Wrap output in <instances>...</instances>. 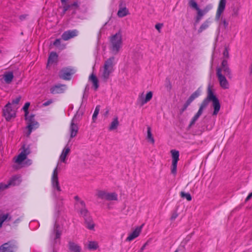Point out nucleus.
<instances>
[{"mask_svg":"<svg viewBox=\"0 0 252 252\" xmlns=\"http://www.w3.org/2000/svg\"><path fill=\"white\" fill-rule=\"evenodd\" d=\"M26 17H27V15H21V16H20V19L21 20H22L25 19Z\"/></svg>","mask_w":252,"mask_h":252,"instance_id":"nucleus-49","label":"nucleus"},{"mask_svg":"<svg viewBox=\"0 0 252 252\" xmlns=\"http://www.w3.org/2000/svg\"><path fill=\"white\" fill-rule=\"evenodd\" d=\"M175 252H178V251L176 250Z\"/></svg>","mask_w":252,"mask_h":252,"instance_id":"nucleus-53","label":"nucleus"},{"mask_svg":"<svg viewBox=\"0 0 252 252\" xmlns=\"http://www.w3.org/2000/svg\"><path fill=\"white\" fill-rule=\"evenodd\" d=\"M143 225L144 224H142L140 226L136 227L131 233L129 234L128 236L126 239V240L127 241H131L135 238L138 237L142 231Z\"/></svg>","mask_w":252,"mask_h":252,"instance_id":"nucleus-15","label":"nucleus"},{"mask_svg":"<svg viewBox=\"0 0 252 252\" xmlns=\"http://www.w3.org/2000/svg\"><path fill=\"white\" fill-rule=\"evenodd\" d=\"M20 182L21 180L20 177L18 176H14L10 179L7 184L0 183V185H3L2 186L3 188H2V189H4L10 186L18 185Z\"/></svg>","mask_w":252,"mask_h":252,"instance_id":"nucleus-13","label":"nucleus"},{"mask_svg":"<svg viewBox=\"0 0 252 252\" xmlns=\"http://www.w3.org/2000/svg\"><path fill=\"white\" fill-rule=\"evenodd\" d=\"M216 75L220 87L223 89H228L229 88V83L226 76L231 79L232 75L228 62L226 60L222 61L220 66L216 68Z\"/></svg>","mask_w":252,"mask_h":252,"instance_id":"nucleus-3","label":"nucleus"},{"mask_svg":"<svg viewBox=\"0 0 252 252\" xmlns=\"http://www.w3.org/2000/svg\"><path fill=\"white\" fill-rule=\"evenodd\" d=\"M18 107L11 106V103L8 102L3 109V116L7 121H10L16 117V110Z\"/></svg>","mask_w":252,"mask_h":252,"instance_id":"nucleus-7","label":"nucleus"},{"mask_svg":"<svg viewBox=\"0 0 252 252\" xmlns=\"http://www.w3.org/2000/svg\"><path fill=\"white\" fill-rule=\"evenodd\" d=\"M223 56L224 59L222 60V61L223 60H226L227 61V59H228L229 57V51L227 47L225 48L223 52Z\"/></svg>","mask_w":252,"mask_h":252,"instance_id":"nucleus-38","label":"nucleus"},{"mask_svg":"<svg viewBox=\"0 0 252 252\" xmlns=\"http://www.w3.org/2000/svg\"><path fill=\"white\" fill-rule=\"evenodd\" d=\"M153 95V92L152 91L148 92L145 96H144L143 93L141 94L138 96V100L140 102L142 105L148 102L151 100Z\"/></svg>","mask_w":252,"mask_h":252,"instance_id":"nucleus-14","label":"nucleus"},{"mask_svg":"<svg viewBox=\"0 0 252 252\" xmlns=\"http://www.w3.org/2000/svg\"><path fill=\"white\" fill-rule=\"evenodd\" d=\"M88 248L90 250H96L98 248V243L96 241H89L88 245Z\"/></svg>","mask_w":252,"mask_h":252,"instance_id":"nucleus-28","label":"nucleus"},{"mask_svg":"<svg viewBox=\"0 0 252 252\" xmlns=\"http://www.w3.org/2000/svg\"><path fill=\"white\" fill-rule=\"evenodd\" d=\"M189 6L196 10L199 8L198 4L195 0H190L189 2Z\"/></svg>","mask_w":252,"mask_h":252,"instance_id":"nucleus-33","label":"nucleus"},{"mask_svg":"<svg viewBox=\"0 0 252 252\" xmlns=\"http://www.w3.org/2000/svg\"><path fill=\"white\" fill-rule=\"evenodd\" d=\"M53 233L55 234V239H56L60 238L62 232L59 229V226L57 223L55 224Z\"/></svg>","mask_w":252,"mask_h":252,"instance_id":"nucleus-29","label":"nucleus"},{"mask_svg":"<svg viewBox=\"0 0 252 252\" xmlns=\"http://www.w3.org/2000/svg\"><path fill=\"white\" fill-rule=\"evenodd\" d=\"M109 50L114 55H117L123 47L122 33L119 31L115 34L111 35L109 38Z\"/></svg>","mask_w":252,"mask_h":252,"instance_id":"nucleus-4","label":"nucleus"},{"mask_svg":"<svg viewBox=\"0 0 252 252\" xmlns=\"http://www.w3.org/2000/svg\"><path fill=\"white\" fill-rule=\"evenodd\" d=\"M187 107H186V105H184L182 111H185L187 108Z\"/></svg>","mask_w":252,"mask_h":252,"instance_id":"nucleus-51","label":"nucleus"},{"mask_svg":"<svg viewBox=\"0 0 252 252\" xmlns=\"http://www.w3.org/2000/svg\"><path fill=\"white\" fill-rule=\"evenodd\" d=\"M2 186L3 185H0V190L2 189V188H3Z\"/></svg>","mask_w":252,"mask_h":252,"instance_id":"nucleus-52","label":"nucleus"},{"mask_svg":"<svg viewBox=\"0 0 252 252\" xmlns=\"http://www.w3.org/2000/svg\"><path fill=\"white\" fill-rule=\"evenodd\" d=\"M63 5L64 12H65V11L68 10L71 7V5L69 4H67L66 3L63 4Z\"/></svg>","mask_w":252,"mask_h":252,"instance_id":"nucleus-42","label":"nucleus"},{"mask_svg":"<svg viewBox=\"0 0 252 252\" xmlns=\"http://www.w3.org/2000/svg\"><path fill=\"white\" fill-rule=\"evenodd\" d=\"M147 243H146L142 247V248H141V252H142L145 248L146 245H147Z\"/></svg>","mask_w":252,"mask_h":252,"instance_id":"nucleus-50","label":"nucleus"},{"mask_svg":"<svg viewBox=\"0 0 252 252\" xmlns=\"http://www.w3.org/2000/svg\"><path fill=\"white\" fill-rule=\"evenodd\" d=\"M52 102V101L51 100H49L47 101L46 102H45L43 105L45 106H48L49 104H50Z\"/></svg>","mask_w":252,"mask_h":252,"instance_id":"nucleus-45","label":"nucleus"},{"mask_svg":"<svg viewBox=\"0 0 252 252\" xmlns=\"http://www.w3.org/2000/svg\"><path fill=\"white\" fill-rule=\"evenodd\" d=\"M147 139L152 144H155V141L152 133V129L149 126L147 127Z\"/></svg>","mask_w":252,"mask_h":252,"instance_id":"nucleus-25","label":"nucleus"},{"mask_svg":"<svg viewBox=\"0 0 252 252\" xmlns=\"http://www.w3.org/2000/svg\"><path fill=\"white\" fill-rule=\"evenodd\" d=\"M87 228L90 230H92L94 228V224L92 222L88 223Z\"/></svg>","mask_w":252,"mask_h":252,"instance_id":"nucleus-43","label":"nucleus"},{"mask_svg":"<svg viewBox=\"0 0 252 252\" xmlns=\"http://www.w3.org/2000/svg\"><path fill=\"white\" fill-rule=\"evenodd\" d=\"M68 249L71 252H81V248L77 244L73 242L68 243Z\"/></svg>","mask_w":252,"mask_h":252,"instance_id":"nucleus-23","label":"nucleus"},{"mask_svg":"<svg viewBox=\"0 0 252 252\" xmlns=\"http://www.w3.org/2000/svg\"><path fill=\"white\" fill-rule=\"evenodd\" d=\"M74 70L70 67H64L62 68L59 72V77L66 80H69L71 76L74 73Z\"/></svg>","mask_w":252,"mask_h":252,"instance_id":"nucleus-11","label":"nucleus"},{"mask_svg":"<svg viewBox=\"0 0 252 252\" xmlns=\"http://www.w3.org/2000/svg\"><path fill=\"white\" fill-rule=\"evenodd\" d=\"M226 3V0H220L216 15V20H219L221 14L224 11Z\"/></svg>","mask_w":252,"mask_h":252,"instance_id":"nucleus-16","label":"nucleus"},{"mask_svg":"<svg viewBox=\"0 0 252 252\" xmlns=\"http://www.w3.org/2000/svg\"><path fill=\"white\" fill-rule=\"evenodd\" d=\"M30 153V150L28 147L24 145L21 153L14 158V161L18 164H21L27 158V156Z\"/></svg>","mask_w":252,"mask_h":252,"instance_id":"nucleus-10","label":"nucleus"},{"mask_svg":"<svg viewBox=\"0 0 252 252\" xmlns=\"http://www.w3.org/2000/svg\"><path fill=\"white\" fill-rule=\"evenodd\" d=\"M90 80L93 84V86L95 90H96L98 88V80L96 77L93 74H91L89 77Z\"/></svg>","mask_w":252,"mask_h":252,"instance_id":"nucleus-27","label":"nucleus"},{"mask_svg":"<svg viewBox=\"0 0 252 252\" xmlns=\"http://www.w3.org/2000/svg\"><path fill=\"white\" fill-rule=\"evenodd\" d=\"M177 214H173L171 218V220H175L177 217Z\"/></svg>","mask_w":252,"mask_h":252,"instance_id":"nucleus-48","label":"nucleus"},{"mask_svg":"<svg viewBox=\"0 0 252 252\" xmlns=\"http://www.w3.org/2000/svg\"><path fill=\"white\" fill-rule=\"evenodd\" d=\"M99 110H100V106L99 105L96 106L95 108V110H94V111L93 114V117H92V119H93V120L94 122L95 119H96L97 115L99 113Z\"/></svg>","mask_w":252,"mask_h":252,"instance_id":"nucleus-34","label":"nucleus"},{"mask_svg":"<svg viewBox=\"0 0 252 252\" xmlns=\"http://www.w3.org/2000/svg\"><path fill=\"white\" fill-rule=\"evenodd\" d=\"M77 34L78 31L77 30H69L64 32L63 33L62 38L63 40L66 41L77 36Z\"/></svg>","mask_w":252,"mask_h":252,"instance_id":"nucleus-19","label":"nucleus"},{"mask_svg":"<svg viewBox=\"0 0 252 252\" xmlns=\"http://www.w3.org/2000/svg\"><path fill=\"white\" fill-rule=\"evenodd\" d=\"M70 152V148L66 145L63 150L62 153L59 157V160L56 167L54 169L51 178V185L53 190L54 195L55 197L57 198L60 195L62 191L61 188L60 186L59 178H58V169L59 165V162H63L65 163L66 162V158Z\"/></svg>","mask_w":252,"mask_h":252,"instance_id":"nucleus-2","label":"nucleus"},{"mask_svg":"<svg viewBox=\"0 0 252 252\" xmlns=\"http://www.w3.org/2000/svg\"><path fill=\"white\" fill-rule=\"evenodd\" d=\"M75 118H73L71 121L69 126V132L70 138H72L77 135L78 132V126L77 124L74 123Z\"/></svg>","mask_w":252,"mask_h":252,"instance_id":"nucleus-18","label":"nucleus"},{"mask_svg":"<svg viewBox=\"0 0 252 252\" xmlns=\"http://www.w3.org/2000/svg\"><path fill=\"white\" fill-rule=\"evenodd\" d=\"M82 209L80 210V214L83 217H86L88 214V211L85 208V206L84 207H82Z\"/></svg>","mask_w":252,"mask_h":252,"instance_id":"nucleus-40","label":"nucleus"},{"mask_svg":"<svg viewBox=\"0 0 252 252\" xmlns=\"http://www.w3.org/2000/svg\"><path fill=\"white\" fill-rule=\"evenodd\" d=\"M119 122L118 120V117H115L113 118L112 121L111 122L109 127L108 129L109 131H112L115 129H116L119 126Z\"/></svg>","mask_w":252,"mask_h":252,"instance_id":"nucleus-24","label":"nucleus"},{"mask_svg":"<svg viewBox=\"0 0 252 252\" xmlns=\"http://www.w3.org/2000/svg\"><path fill=\"white\" fill-rule=\"evenodd\" d=\"M229 25V22L225 18H221L220 19V26L222 27L224 29H226L227 28Z\"/></svg>","mask_w":252,"mask_h":252,"instance_id":"nucleus-32","label":"nucleus"},{"mask_svg":"<svg viewBox=\"0 0 252 252\" xmlns=\"http://www.w3.org/2000/svg\"><path fill=\"white\" fill-rule=\"evenodd\" d=\"M8 219L9 220L11 219V217H9L8 214H4L0 216V228L2 227L3 222Z\"/></svg>","mask_w":252,"mask_h":252,"instance_id":"nucleus-31","label":"nucleus"},{"mask_svg":"<svg viewBox=\"0 0 252 252\" xmlns=\"http://www.w3.org/2000/svg\"><path fill=\"white\" fill-rule=\"evenodd\" d=\"M70 5H71V7H73V6H74L75 7H78V4L77 2H74L72 4H70Z\"/></svg>","mask_w":252,"mask_h":252,"instance_id":"nucleus-47","label":"nucleus"},{"mask_svg":"<svg viewBox=\"0 0 252 252\" xmlns=\"http://www.w3.org/2000/svg\"><path fill=\"white\" fill-rule=\"evenodd\" d=\"M16 248L17 246L15 242L9 241L0 246V252H13Z\"/></svg>","mask_w":252,"mask_h":252,"instance_id":"nucleus-12","label":"nucleus"},{"mask_svg":"<svg viewBox=\"0 0 252 252\" xmlns=\"http://www.w3.org/2000/svg\"><path fill=\"white\" fill-rule=\"evenodd\" d=\"M14 78V75L12 71H7L4 72L2 75V79L3 82L7 84H10Z\"/></svg>","mask_w":252,"mask_h":252,"instance_id":"nucleus-21","label":"nucleus"},{"mask_svg":"<svg viewBox=\"0 0 252 252\" xmlns=\"http://www.w3.org/2000/svg\"><path fill=\"white\" fill-rule=\"evenodd\" d=\"M172 157V164L171 172L174 175L177 173V163L179 160V152L176 150H172L170 151Z\"/></svg>","mask_w":252,"mask_h":252,"instance_id":"nucleus-9","label":"nucleus"},{"mask_svg":"<svg viewBox=\"0 0 252 252\" xmlns=\"http://www.w3.org/2000/svg\"><path fill=\"white\" fill-rule=\"evenodd\" d=\"M129 14L128 9L126 7H121L119 9L117 15L119 17H124Z\"/></svg>","mask_w":252,"mask_h":252,"instance_id":"nucleus-26","label":"nucleus"},{"mask_svg":"<svg viewBox=\"0 0 252 252\" xmlns=\"http://www.w3.org/2000/svg\"><path fill=\"white\" fill-rule=\"evenodd\" d=\"M209 27V22L206 21L204 23H203L199 28L198 32H201L204 30L206 29Z\"/></svg>","mask_w":252,"mask_h":252,"instance_id":"nucleus-37","label":"nucleus"},{"mask_svg":"<svg viewBox=\"0 0 252 252\" xmlns=\"http://www.w3.org/2000/svg\"><path fill=\"white\" fill-rule=\"evenodd\" d=\"M21 99V96H19L17 97L16 98H15V99H14L12 101V102L10 103H11V106L12 107H17L16 105L18 104Z\"/></svg>","mask_w":252,"mask_h":252,"instance_id":"nucleus-36","label":"nucleus"},{"mask_svg":"<svg viewBox=\"0 0 252 252\" xmlns=\"http://www.w3.org/2000/svg\"><path fill=\"white\" fill-rule=\"evenodd\" d=\"M75 199L78 201V203L76 204L77 205L80 206L81 207H84L85 206V203L83 201L79 199V198L78 196H76L74 197Z\"/></svg>","mask_w":252,"mask_h":252,"instance_id":"nucleus-39","label":"nucleus"},{"mask_svg":"<svg viewBox=\"0 0 252 252\" xmlns=\"http://www.w3.org/2000/svg\"><path fill=\"white\" fill-rule=\"evenodd\" d=\"M200 94V92L198 90L194 92L188 98L191 102Z\"/></svg>","mask_w":252,"mask_h":252,"instance_id":"nucleus-30","label":"nucleus"},{"mask_svg":"<svg viewBox=\"0 0 252 252\" xmlns=\"http://www.w3.org/2000/svg\"><path fill=\"white\" fill-rule=\"evenodd\" d=\"M115 65V58L111 57L106 60L102 68L100 69V77L104 81H106L111 74L114 72Z\"/></svg>","mask_w":252,"mask_h":252,"instance_id":"nucleus-5","label":"nucleus"},{"mask_svg":"<svg viewBox=\"0 0 252 252\" xmlns=\"http://www.w3.org/2000/svg\"><path fill=\"white\" fill-rule=\"evenodd\" d=\"M97 196L101 199H105L108 201L118 200V194L115 192H110L100 190L97 191Z\"/></svg>","mask_w":252,"mask_h":252,"instance_id":"nucleus-8","label":"nucleus"},{"mask_svg":"<svg viewBox=\"0 0 252 252\" xmlns=\"http://www.w3.org/2000/svg\"><path fill=\"white\" fill-rule=\"evenodd\" d=\"M30 105L29 102H26L23 107V110L25 112V119L27 122V128L28 129V132L27 133V136H29L33 130L36 129L38 126V123L34 120V115H31L28 116L29 111L28 109Z\"/></svg>","mask_w":252,"mask_h":252,"instance_id":"nucleus-6","label":"nucleus"},{"mask_svg":"<svg viewBox=\"0 0 252 252\" xmlns=\"http://www.w3.org/2000/svg\"><path fill=\"white\" fill-rule=\"evenodd\" d=\"M58 59V56L56 52H51L49 56L48 62L47 64V67L49 68L50 65L57 63Z\"/></svg>","mask_w":252,"mask_h":252,"instance_id":"nucleus-20","label":"nucleus"},{"mask_svg":"<svg viewBox=\"0 0 252 252\" xmlns=\"http://www.w3.org/2000/svg\"><path fill=\"white\" fill-rule=\"evenodd\" d=\"M163 27V24L160 23L157 24L155 25V28L159 32H161V29Z\"/></svg>","mask_w":252,"mask_h":252,"instance_id":"nucleus-41","label":"nucleus"},{"mask_svg":"<svg viewBox=\"0 0 252 252\" xmlns=\"http://www.w3.org/2000/svg\"><path fill=\"white\" fill-rule=\"evenodd\" d=\"M180 195L182 197L186 198L188 201H190L192 199L191 196L189 193L182 191L180 193Z\"/></svg>","mask_w":252,"mask_h":252,"instance_id":"nucleus-35","label":"nucleus"},{"mask_svg":"<svg viewBox=\"0 0 252 252\" xmlns=\"http://www.w3.org/2000/svg\"><path fill=\"white\" fill-rule=\"evenodd\" d=\"M191 103V102L188 99L184 105H185L186 107H188Z\"/></svg>","mask_w":252,"mask_h":252,"instance_id":"nucleus-46","label":"nucleus"},{"mask_svg":"<svg viewBox=\"0 0 252 252\" xmlns=\"http://www.w3.org/2000/svg\"><path fill=\"white\" fill-rule=\"evenodd\" d=\"M210 101H212V106L214 108L213 113V115H217L220 110V105L218 98L214 94L211 87H208L207 90V96L205 99L203 100L201 103L199 109L197 113L192 118L190 123V126L194 124L195 122L198 120L199 117L203 113V110L205 109L209 104Z\"/></svg>","mask_w":252,"mask_h":252,"instance_id":"nucleus-1","label":"nucleus"},{"mask_svg":"<svg viewBox=\"0 0 252 252\" xmlns=\"http://www.w3.org/2000/svg\"><path fill=\"white\" fill-rule=\"evenodd\" d=\"M212 8V6L210 5H207L206 7L203 9L201 10L199 8H198L196 10L197 11V15L196 19L197 21L200 20L202 17L207 13L209 10H210Z\"/></svg>","mask_w":252,"mask_h":252,"instance_id":"nucleus-22","label":"nucleus"},{"mask_svg":"<svg viewBox=\"0 0 252 252\" xmlns=\"http://www.w3.org/2000/svg\"><path fill=\"white\" fill-rule=\"evenodd\" d=\"M60 43H61V39H57L54 42L53 44L55 46H58V45H60Z\"/></svg>","mask_w":252,"mask_h":252,"instance_id":"nucleus-44","label":"nucleus"},{"mask_svg":"<svg viewBox=\"0 0 252 252\" xmlns=\"http://www.w3.org/2000/svg\"><path fill=\"white\" fill-rule=\"evenodd\" d=\"M66 89L65 85L58 84L52 87L50 89V93L52 94L63 93Z\"/></svg>","mask_w":252,"mask_h":252,"instance_id":"nucleus-17","label":"nucleus"}]
</instances>
